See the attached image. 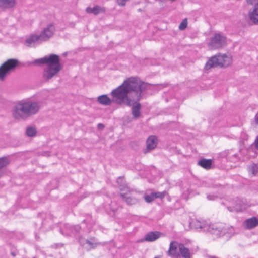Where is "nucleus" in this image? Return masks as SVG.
<instances>
[{
    "label": "nucleus",
    "mask_w": 258,
    "mask_h": 258,
    "mask_svg": "<svg viewBox=\"0 0 258 258\" xmlns=\"http://www.w3.org/2000/svg\"><path fill=\"white\" fill-rule=\"evenodd\" d=\"M152 87V84L146 82H123L121 85L111 91L113 102L117 104H125V98H127V94L131 92L135 93L139 100L142 92Z\"/></svg>",
    "instance_id": "1"
},
{
    "label": "nucleus",
    "mask_w": 258,
    "mask_h": 258,
    "mask_svg": "<svg viewBox=\"0 0 258 258\" xmlns=\"http://www.w3.org/2000/svg\"><path fill=\"white\" fill-rule=\"evenodd\" d=\"M40 108V102L22 100L17 102L14 106L12 115L16 120H26L37 114Z\"/></svg>",
    "instance_id": "2"
},
{
    "label": "nucleus",
    "mask_w": 258,
    "mask_h": 258,
    "mask_svg": "<svg viewBox=\"0 0 258 258\" xmlns=\"http://www.w3.org/2000/svg\"><path fill=\"white\" fill-rule=\"evenodd\" d=\"M34 63L47 66L43 72V77L46 80L52 79L54 76L57 75L62 69L59 56L54 54L37 59L34 61Z\"/></svg>",
    "instance_id": "3"
},
{
    "label": "nucleus",
    "mask_w": 258,
    "mask_h": 258,
    "mask_svg": "<svg viewBox=\"0 0 258 258\" xmlns=\"http://www.w3.org/2000/svg\"><path fill=\"white\" fill-rule=\"evenodd\" d=\"M117 183L119 185V188L122 192L120 194L122 200L127 205L132 206L139 204L141 200L139 193L131 190L125 183L123 177H119L117 180Z\"/></svg>",
    "instance_id": "4"
},
{
    "label": "nucleus",
    "mask_w": 258,
    "mask_h": 258,
    "mask_svg": "<svg viewBox=\"0 0 258 258\" xmlns=\"http://www.w3.org/2000/svg\"><path fill=\"white\" fill-rule=\"evenodd\" d=\"M233 58L231 55L219 53L209 58L205 65V69L208 70L212 68H226L231 66Z\"/></svg>",
    "instance_id": "5"
},
{
    "label": "nucleus",
    "mask_w": 258,
    "mask_h": 258,
    "mask_svg": "<svg viewBox=\"0 0 258 258\" xmlns=\"http://www.w3.org/2000/svg\"><path fill=\"white\" fill-rule=\"evenodd\" d=\"M207 229L206 232L217 237L223 236L226 234L232 235L234 233V228L233 226L220 222L208 224Z\"/></svg>",
    "instance_id": "6"
},
{
    "label": "nucleus",
    "mask_w": 258,
    "mask_h": 258,
    "mask_svg": "<svg viewBox=\"0 0 258 258\" xmlns=\"http://www.w3.org/2000/svg\"><path fill=\"white\" fill-rule=\"evenodd\" d=\"M227 45V39L225 36L220 33H215L210 38L208 47L210 50L221 49Z\"/></svg>",
    "instance_id": "7"
},
{
    "label": "nucleus",
    "mask_w": 258,
    "mask_h": 258,
    "mask_svg": "<svg viewBox=\"0 0 258 258\" xmlns=\"http://www.w3.org/2000/svg\"><path fill=\"white\" fill-rule=\"evenodd\" d=\"M18 64L16 59H10L0 66V80H4L6 76L13 72Z\"/></svg>",
    "instance_id": "8"
},
{
    "label": "nucleus",
    "mask_w": 258,
    "mask_h": 258,
    "mask_svg": "<svg viewBox=\"0 0 258 258\" xmlns=\"http://www.w3.org/2000/svg\"><path fill=\"white\" fill-rule=\"evenodd\" d=\"M55 31V27L51 24L45 27L39 34L42 42L49 41L53 36Z\"/></svg>",
    "instance_id": "9"
},
{
    "label": "nucleus",
    "mask_w": 258,
    "mask_h": 258,
    "mask_svg": "<svg viewBox=\"0 0 258 258\" xmlns=\"http://www.w3.org/2000/svg\"><path fill=\"white\" fill-rule=\"evenodd\" d=\"M246 1L248 4L254 6L253 9L249 11V18L254 24L258 25V0H246Z\"/></svg>",
    "instance_id": "10"
},
{
    "label": "nucleus",
    "mask_w": 258,
    "mask_h": 258,
    "mask_svg": "<svg viewBox=\"0 0 258 258\" xmlns=\"http://www.w3.org/2000/svg\"><path fill=\"white\" fill-rule=\"evenodd\" d=\"M246 205V201L245 200L236 198L234 200L232 206H228L227 209L230 212H238L245 208Z\"/></svg>",
    "instance_id": "11"
},
{
    "label": "nucleus",
    "mask_w": 258,
    "mask_h": 258,
    "mask_svg": "<svg viewBox=\"0 0 258 258\" xmlns=\"http://www.w3.org/2000/svg\"><path fill=\"white\" fill-rule=\"evenodd\" d=\"M42 42L39 34L36 33L31 34L26 40L27 46L34 47L37 45L41 44Z\"/></svg>",
    "instance_id": "12"
},
{
    "label": "nucleus",
    "mask_w": 258,
    "mask_h": 258,
    "mask_svg": "<svg viewBox=\"0 0 258 258\" xmlns=\"http://www.w3.org/2000/svg\"><path fill=\"white\" fill-rule=\"evenodd\" d=\"M158 143L157 137L155 135L150 136L146 140V150L144 151L145 153L154 149Z\"/></svg>",
    "instance_id": "13"
},
{
    "label": "nucleus",
    "mask_w": 258,
    "mask_h": 258,
    "mask_svg": "<svg viewBox=\"0 0 258 258\" xmlns=\"http://www.w3.org/2000/svg\"><path fill=\"white\" fill-rule=\"evenodd\" d=\"M190 224L196 229H199L204 232H206V230H207L208 224L205 221L196 220L193 221Z\"/></svg>",
    "instance_id": "14"
},
{
    "label": "nucleus",
    "mask_w": 258,
    "mask_h": 258,
    "mask_svg": "<svg viewBox=\"0 0 258 258\" xmlns=\"http://www.w3.org/2000/svg\"><path fill=\"white\" fill-rule=\"evenodd\" d=\"M245 229H251L258 226V219L255 217L248 218L243 223Z\"/></svg>",
    "instance_id": "15"
},
{
    "label": "nucleus",
    "mask_w": 258,
    "mask_h": 258,
    "mask_svg": "<svg viewBox=\"0 0 258 258\" xmlns=\"http://www.w3.org/2000/svg\"><path fill=\"white\" fill-rule=\"evenodd\" d=\"M162 234L159 231L150 232L147 233L144 240L148 242H153L160 238Z\"/></svg>",
    "instance_id": "16"
},
{
    "label": "nucleus",
    "mask_w": 258,
    "mask_h": 258,
    "mask_svg": "<svg viewBox=\"0 0 258 258\" xmlns=\"http://www.w3.org/2000/svg\"><path fill=\"white\" fill-rule=\"evenodd\" d=\"M97 101L101 105L107 106L113 102L112 99L109 98L107 95H102L98 97Z\"/></svg>",
    "instance_id": "17"
},
{
    "label": "nucleus",
    "mask_w": 258,
    "mask_h": 258,
    "mask_svg": "<svg viewBox=\"0 0 258 258\" xmlns=\"http://www.w3.org/2000/svg\"><path fill=\"white\" fill-rule=\"evenodd\" d=\"M86 11L88 13H92L96 15L99 13H104L105 11V9L99 6H96L92 8L90 7H87L86 9Z\"/></svg>",
    "instance_id": "18"
},
{
    "label": "nucleus",
    "mask_w": 258,
    "mask_h": 258,
    "mask_svg": "<svg viewBox=\"0 0 258 258\" xmlns=\"http://www.w3.org/2000/svg\"><path fill=\"white\" fill-rule=\"evenodd\" d=\"M179 250L183 258H191V255L189 249L186 247L184 244H180L179 245Z\"/></svg>",
    "instance_id": "19"
},
{
    "label": "nucleus",
    "mask_w": 258,
    "mask_h": 258,
    "mask_svg": "<svg viewBox=\"0 0 258 258\" xmlns=\"http://www.w3.org/2000/svg\"><path fill=\"white\" fill-rule=\"evenodd\" d=\"M141 104L140 103H137L135 105L132 106V114L134 118H138L141 115Z\"/></svg>",
    "instance_id": "20"
},
{
    "label": "nucleus",
    "mask_w": 258,
    "mask_h": 258,
    "mask_svg": "<svg viewBox=\"0 0 258 258\" xmlns=\"http://www.w3.org/2000/svg\"><path fill=\"white\" fill-rule=\"evenodd\" d=\"M212 160L211 159H202L198 161V165L203 168L209 170L211 168Z\"/></svg>",
    "instance_id": "21"
},
{
    "label": "nucleus",
    "mask_w": 258,
    "mask_h": 258,
    "mask_svg": "<svg viewBox=\"0 0 258 258\" xmlns=\"http://www.w3.org/2000/svg\"><path fill=\"white\" fill-rule=\"evenodd\" d=\"M15 0H0V7L4 8H11L14 7Z\"/></svg>",
    "instance_id": "22"
},
{
    "label": "nucleus",
    "mask_w": 258,
    "mask_h": 258,
    "mask_svg": "<svg viewBox=\"0 0 258 258\" xmlns=\"http://www.w3.org/2000/svg\"><path fill=\"white\" fill-rule=\"evenodd\" d=\"M248 170L250 175H258V164L252 163L248 167Z\"/></svg>",
    "instance_id": "23"
},
{
    "label": "nucleus",
    "mask_w": 258,
    "mask_h": 258,
    "mask_svg": "<svg viewBox=\"0 0 258 258\" xmlns=\"http://www.w3.org/2000/svg\"><path fill=\"white\" fill-rule=\"evenodd\" d=\"M177 243L175 241H171L170 244L168 254L170 256L175 255L177 250Z\"/></svg>",
    "instance_id": "24"
},
{
    "label": "nucleus",
    "mask_w": 258,
    "mask_h": 258,
    "mask_svg": "<svg viewBox=\"0 0 258 258\" xmlns=\"http://www.w3.org/2000/svg\"><path fill=\"white\" fill-rule=\"evenodd\" d=\"M86 242L89 246H90L91 248H95L98 245L100 244V243L97 242V240L95 237H91L89 239H87L86 240Z\"/></svg>",
    "instance_id": "25"
},
{
    "label": "nucleus",
    "mask_w": 258,
    "mask_h": 258,
    "mask_svg": "<svg viewBox=\"0 0 258 258\" xmlns=\"http://www.w3.org/2000/svg\"><path fill=\"white\" fill-rule=\"evenodd\" d=\"M68 228L71 229V232L67 233L66 234L68 235H71L72 234H75L80 232L81 230V227L80 225H77L72 226H68Z\"/></svg>",
    "instance_id": "26"
},
{
    "label": "nucleus",
    "mask_w": 258,
    "mask_h": 258,
    "mask_svg": "<svg viewBox=\"0 0 258 258\" xmlns=\"http://www.w3.org/2000/svg\"><path fill=\"white\" fill-rule=\"evenodd\" d=\"M227 158L232 162H235L239 160L238 155L236 153H233L232 150L228 151L227 154Z\"/></svg>",
    "instance_id": "27"
},
{
    "label": "nucleus",
    "mask_w": 258,
    "mask_h": 258,
    "mask_svg": "<svg viewBox=\"0 0 258 258\" xmlns=\"http://www.w3.org/2000/svg\"><path fill=\"white\" fill-rule=\"evenodd\" d=\"M26 134L27 136L32 137L35 136L37 134V130L33 127H28L26 130Z\"/></svg>",
    "instance_id": "28"
},
{
    "label": "nucleus",
    "mask_w": 258,
    "mask_h": 258,
    "mask_svg": "<svg viewBox=\"0 0 258 258\" xmlns=\"http://www.w3.org/2000/svg\"><path fill=\"white\" fill-rule=\"evenodd\" d=\"M9 160L7 157L0 158V170L9 164Z\"/></svg>",
    "instance_id": "29"
},
{
    "label": "nucleus",
    "mask_w": 258,
    "mask_h": 258,
    "mask_svg": "<svg viewBox=\"0 0 258 258\" xmlns=\"http://www.w3.org/2000/svg\"><path fill=\"white\" fill-rule=\"evenodd\" d=\"M144 199L147 203H149L153 201L155 199L154 198L153 193L152 192L150 195L145 196Z\"/></svg>",
    "instance_id": "30"
},
{
    "label": "nucleus",
    "mask_w": 258,
    "mask_h": 258,
    "mask_svg": "<svg viewBox=\"0 0 258 258\" xmlns=\"http://www.w3.org/2000/svg\"><path fill=\"white\" fill-rule=\"evenodd\" d=\"M187 19L186 18L184 19L180 24L179 26V29L180 30H183L185 29L187 27Z\"/></svg>",
    "instance_id": "31"
},
{
    "label": "nucleus",
    "mask_w": 258,
    "mask_h": 258,
    "mask_svg": "<svg viewBox=\"0 0 258 258\" xmlns=\"http://www.w3.org/2000/svg\"><path fill=\"white\" fill-rule=\"evenodd\" d=\"M155 199L157 198H160V199H163L165 196L166 191L163 192H153Z\"/></svg>",
    "instance_id": "32"
},
{
    "label": "nucleus",
    "mask_w": 258,
    "mask_h": 258,
    "mask_svg": "<svg viewBox=\"0 0 258 258\" xmlns=\"http://www.w3.org/2000/svg\"><path fill=\"white\" fill-rule=\"evenodd\" d=\"M67 226H71L69 225H65L63 229L61 230L60 232L62 233V234L67 235V236H69L68 235H67L66 233H68V232H71L72 229L68 228V227H67Z\"/></svg>",
    "instance_id": "33"
},
{
    "label": "nucleus",
    "mask_w": 258,
    "mask_h": 258,
    "mask_svg": "<svg viewBox=\"0 0 258 258\" xmlns=\"http://www.w3.org/2000/svg\"><path fill=\"white\" fill-rule=\"evenodd\" d=\"M207 198L208 200L210 201H214L218 198V195H211V194H208L207 195Z\"/></svg>",
    "instance_id": "34"
},
{
    "label": "nucleus",
    "mask_w": 258,
    "mask_h": 258,
    "mask_svg": "<svg viewBox=\"0 0 258 258\" xmlns=\"http://www.w3.org/2000/svg\"><path fill=\"white\" fill-rule=\"evenodd\" d=\"M124 81H141L140 79L136 76H132L131 77L128 78L127 79L124 80Z\"/></svg>",
    "instance_id": "35"
},
{
    "label": "nucleus",
    "mask_w": 258,
    "mask_h": 258,
    "mask_svg": "<svg viewBox=\"0 0 258 258\" xmlns=\"http://www.w3.org/2000/svg\"><path fill=\"white\" fill-rule=\"evenodd\" d=\"M131 102H132V100H131V99H130V98H128V97L127 96V98H125V103L127 105H128V106H132V103H131Z\"/></svg>",
    "instance_id": "36"
},
{
    "label": "nucleus",
    "mask_w": 258,
    "mask_h": 258,
    "mask_svg": "<svg viewBox=\"0 0 258 258\" xmlns=\"http://www.w3.org/2000/svg\"><path fill=\"white\" fill-rule=\"evenodd\" d=\"M97 127L99 130H103L104 128V125L102 123H99L97 125Z\"/></svg>",
    "instance_id": "37"
},
{
    "label": "nucleus",
    "mask_w": 258,
    "mask_h": 258,
    "mask_svg": "<svg viewBox=\"0 0 258 258\" xmlns=\"http://www.w3.org/2000/svg\"><path fill=\"white\" fill-rule=\"evenodd\" d=\"M255 146L256 149H258V136L256 137L254 141Z\"/></svg>",
    "instance_id": "38"
},
{
    "label": "nucleus",
    "mask_w": 258,
    "mask_h": 258,
    "mask_svg": "<svg viewBox=\"0 0 258 258\" xmlns=\"http://www.w3.org/2000/svg\"><path fill=\"white\" fill-rule=\"evenodd\" d=\"M254 121H255V123L256 124H258V112L257 113V114L255 116Z\"/></svg>",
    "instance_id": "39"
},
{
    "label": "nucleus",
    "mask_w": 258,
    "mask_h": 258,
    "mask_svg": "<svg viewBox=\"0 0 258 258\" xmlns=\"http://www.w3.org/2000/svg\"><path fill=\"white\" fill-rule=\"evenodd\" d=\"M209 258H218V257L214 256H209Z\"/></svg>",
    "instance_id": "40"
},
{
    "label": "nucleus",
    "mask_w": 258,
    "mask_h": 258,
    "mask_svg": "<svg viewBox=\"0 0 258 258\" xmlns=\"http://www.w3.org/2000/svg\"><path fill=\"white\" fill-rule=\"evenodd\" d=\"M83 223H86V220H84L83 221Z\"/></svg>",
    "instance_id": "41"
},
{
    "label": "nucleus",
    "mask_w": 258,
    "mask_h": 258,
    "mask_svg": "<svg viewBox=\"0 0 258 258\" xmlns=\"http://www.w3.org/2000/svg\"><path fill=\"white\" fill-rule=\"evenodd\" d=\"M142 11L141 9H139L138 11L141 12Z\"/></svg>",
    "instance_id": "42"
}]
</instances>
